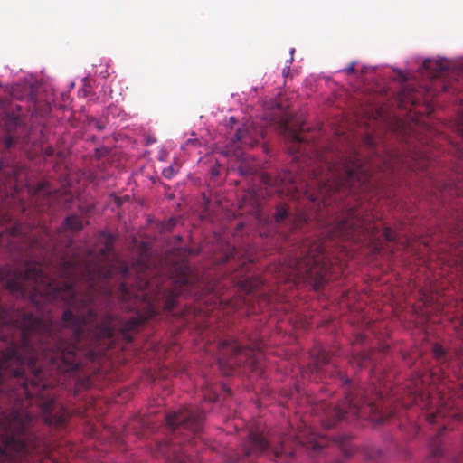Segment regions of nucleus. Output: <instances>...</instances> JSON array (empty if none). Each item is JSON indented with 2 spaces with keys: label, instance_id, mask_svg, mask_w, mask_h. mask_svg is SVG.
<instances>
[{
  "label": "nucleus",
  "instance_id": "obj_37",
  "mask_svg": "<svg viewBox=\"0 0 463 463\" xmlns=\"http://www.w3.org/2000/svg\"><path fill=\"white\" fill-rule=\"evenodd\" d=\"M230 258H231V256L226 255V256H225V258L223 259V262H227V261H229V260H230Z\"/></svg>",
  "mask_w": 463,
  "mask_h": 463
},
{
  "label": "nucleus",
  "instance_id": "obj_16",
  "mask_svg": "<svg viewBox=\"0 0 463 463\" xmlns=\"http://www.w3.org/2000/svg\"><path fill=\"white\" fill-rule=\"evenodd\" d=\"M374 351L366 350L359 352L353 355L351 363L353 365H356L359 369L366 368L373 364L374 362Z\"/></svg>",
  "mask_w": 463,
  "mask_h": 463
},
{
  "label": "nucleus",
  "instance_id": "obj_31",
  "mask_svg": "<svg viewBox=\"0 0 463 463\" xmlns=\"http://www.w3.org/2000/svg\"><path fill=\"white\" fill-rule=\"evenodd\" d=\"M251 265H252L251 261H250L248 264H247L246 262H243V263H242V267H241V269L240 273H241V274H244V273H246L247 271H249V270H250L249 266H251Z\"/></svg>",
  "mask_w": 463,
  "mask_h": 463
},
{
  "label": "nucleus",
  "instance_id": "obj_11",
  "mask_svg": "<svg viewBox=\"0 0 463 463\" xmlns=\"http://www.w3.org/2000/svg\"><path fill=\"white\" fill-rule=\"evenodd\" d=\"M35 195L37 196V200L43 197L40 211L44 212L48 209H55L54 201L58 198L59 193L57 191L52 192L47 183L41 182L38 184Z\"/></svg>",
  "mask_w": 463,
  "mask_h": 463
},
{
  "label": "nucleus",
  "instance_id": "obj_19",
  "mask_svg": "<svg viewBox=\"0 0 463 463\" xmlns=\"http://www.w3.org/2000/svg\"><path fill=\"white\" fill-rule=\"evenodd\" d=\"M63 228L72 232H80L83 229L82 221L76 215L71 214L65 218L63 221Z\"/></svg>",
  "mask_w": 463,
  "mask_h": 463
},
{
  "label": "nucleus",
  "instance_id": "obj_18",
  "mask_svg": "<svg viewBox=\"0 0 463 463\" xmlns=\"http://www.w3.org/2000/svg\"><path fill=\"white\" fill-rule=\"evenodd\" d=\"M409 166L413 171L426 172L427 175H430V168L431 167V162L428 157H425V156L419 157L417 156V157L413 159L412 163L410 164Z\"/></svg>",
  "mask_w": 463,
  "mask_h": 463
},
{
  "label": "nucleus",
  "instance_id": "obj_38",
  "mask_svg": "<svg viewBox=\"0 0 463 463\" xmlns=\"http://www.w3.org/2000/svg\"><path fill=\"white\" fill-rule=\"evenodd\" d=\"M455 416H456V417H458V420H460V415H458V414H455Z\"/></svg>",
  "mask_w": 463,
  "mask_h": 463
},
{
  "label": "nucleus",
  "instance_id": "obj_29",
  "mask_svg": "<svg viewBox=\"0 0 463 463\" xmlns=\"http://www.w3.org/2000/svg\"><path fill=\"white\" fill-rule=\"evenodd\" d=\"M458 131L463 138V112L460 114L458 123Z\"/></svg>",
  "mask_w": 463,
  "mask_h": 463
},
{
  "label": "nucleus",
  "instance_id": "obj_34",
  "mask_svg": "<svg viewBox=\"0 0 463 463\" xmlns=\"http://www.w3.org/2000/svg\"><path fill=\"white\" fill-rule=\"evenodd\" d=\"M186 143L195 145L198 143V140L197 139H188Z\"/></svg>",
  "mask_w": 463,
  "mask_h": 463
},
{
  "label": "nucleus",
  "instance_id": "obj_26",
  "mask_svg": "<svg viewBox=\"0 0 463 463\" xmlns=\"http://www.w3.org/2000/svg\"><path fill=\"white\" fill-rule=\"evenodd\" d=\"M54 153H55V150L51 146H47L43 148V154L46 157L52 156L54 155Z\"/></svg>",
  "mask_w": 463,
  "mask_h": 463
},
{
  "label": "nucleus",
  "instance_id": "obj_3",
  "mask_svg": "<svg viewBox=\"0 0 463 463\" xmlns=\"http://www.w3.org/2000/svg\"><path fill=\"white\" fill-rule=\"evenodd\" d=\"M204 413L197 407H185L165 416L171 430L169 439L158 442L156 456H161L165 463H191L189 447L203 430Z\"/></svg>",
  "mask_w": 463,
  "mask_h": 463
},
{
  "label": "nucleus",
  "instance_id": "obj_28",
  "mask_svg": "<svg viewBox=\"0 0 463 463\" xmlns=\"http://www.w3.org/2000/svg\"><path fill=\"white\" fill-rule=\"evenodd\" d=\"M437 414L434 412H429L426 415V420L430 424H434L436 422Z\"/></svg>",
  "mask_w": 463,
  "mask_h": 463
},
{
  "label": "nucleus",
  "instance_id": "obj_21",
  "mask_svg": "<svg viewBox=\"0 0 463 463\" xmlns=\"http://www.w3.org/2000/svg\"><path fill=\"white\" fill-rule=\"evenodd\" d=\"M292 143L293 146L290 147L292 154H303L302 151V145L304 143V139L302 138L301 135L297 132H293L292 135Z\"/></svg>",
  "mask_w": 463,
  "mask_h": 463
},
{
  "label": "nucleus",
  "instance_id": "obj_12",
  "mask_svg": "<svg viewBox=\"0 0 463 463\" xmlns=\"http://www.w3.org/2000/svg\"><path fill=\"white\" fill-rule=\"evenodd\" d=\"M407 388L409 389L408 392H409V396H410V402H402L403 406L407 407V406L415 404L420 407L428 408L429 406H430L432 404V401H431L430 395H427L423 392L422 388L419 385L418 382H416L414 383L413 388H411L409 385L407 386Z\"/></svg>",
  "mask_w": 463,
  "mask_h": 463
},
{
  "label": "nucleus",
  "instance_id": "obj_10",
  "mask_svg": "<svg viewBox=\"0 0 463 463\" xmlns=\"http://www.w3.org/2000/svg\"><path fill=\"white\" fill-rule=\"evenodd\" d=\"M3 124L5 128L3 143L5 149H11L14 147L18 143V130L20 128L19 118L7 114L3 118Z\"/></svg>",
  "mask_w": 463,
  "mask_h": 463
},
{
  "label": "nucleus",
  "instance_id": "obj_9",
  "mask_svg": "<svg viewBox=\"0 0 463 463\" xmlns=\"http://www.w3.org/2000/svg\"><path fill=\"white\" fill-rule=\"evenodd\" d=\"M274 221L279 229H286L288 232H293L301 229L307 223V217L302 214L300 216L292 215L289 213L288 207L285 203H279L276 207L274 213ZM281 234L287 238L288 234L285 231H280Z\"/></svg>",
  "mask_w": 463,
  "mask_h": 463
},
{
  "label": "nucleus",
  "instance_id": "obj_40",
  "mask_svg": "<svg viewBox=\"0 0 463 463\" xmlns=\"http://www.w3.org/2000/svg\"><path fill=\"white\" fill-rule=\"evenodd\" d=\"M335 463H340V462H335Z\"/></svg>",
  "mask_w": 463,
  "mask_h": 463
},
{
  "label": "nucleus",
  "instance_id": "obj_4",
  "mask_svg": "<svg viewBox=\"0 0 463 463\" xmlns=\"http://www.w3.org/2000/svg\"><path fill=\"white\" fill-rule=\"evenodd\" d=\"M329 373L332 374L335 373L341 384H348L349 380L342 375V373L335 364L332 365V369H330ZM344 392L345 399L337 406L328 404L321 405L323 411L321 421L326 429H330L344 420L346 414H351L357 418L368 417L377 423H383L393 415L392 411H384L381 397L380 402L377 401H370L364 396L361 388L354 389L350 385H347Z\"/></svg>",
  "mask_w": 463,
  "mask_h": 463
},
{
  "label": "nucleus",
  "instance_id": "obj_30",
  "mask_svg": "<svg viewBox=\"0 0 463 463\" xmlns=\"http://www.w3.org/2000/svg\"><path fill=\"white\" fill-rule=\"evenodd\" d=\"M354 67H355V62L353 61V62L350 63V65L347 68L344 69L343 71L346 74H353V73H354L356 71Z\"/></svg>",
  "mask_w": 463,
  "mask_h": 463
},
{
  "label": "nucleus",
  "instance_id": "obj_5",
  "mask_svg": "<svg viewBox=\"0 0 463 463\" xmlns=\"http://www.w3.org/2000/svg\"><path fill=\"white\" fill-rule=\"evenodd\" d=\"M290 272L313 281L316 291L322 289L327 280V260L324 243L305 240L296 246L288 260Z\"/></svg>",
  "mask_w": 463,
  "mask_h": 463
},
{
  "label": "nucleus",
  "instance_id": "obj_8",
  "mask_svg": "<svg viewBox=\"0 0 463 463\" xmlns=\"http://www.w3.org/2000/svg\"><path fill=\"white\" fill-rule=\"evenodd\" d=\"M298 443L307 449L311 450L314 454H319L331 442V439L327 437L311 431H308L305 437L303 435L298 437ZM332 442L339 446L345 457H350L354 454V447L346 435L339 434L332 439Z\"/></svg>",
  "mask_w": 463,
  "mask_h": 463
},
{
  "label": "nucleus",
  "instance_id": "obj_33",
  "mask_svg": "<svg viewBox=\"0 0 463 463\" xmlns=\"http://www.w3.org/2000/svg\"><path fill=\"white\" fill-rule=\"evenodd\" d=\"M208 399H209V401H210L211 402H215V401H216V399H217V395H216L215 393H213V395H210V396L208 397Z\"/></svg>",
  "mask_w": 463,
  "mask_h": 463
},
{
  "label": "nucleus",
  "instance_id": "obj_7",
  "mask_svg": "<svg viewBox=\"0 0 463 463\" xmlns=\"http://www.w3.org/2000/svg\"><path fill=\"white\" fill-rule=\"evenodd\" d=\"M241 450L242 454L236 458H231L230 463L244 462L250 457L256 458L261 454H271L276 459L284 455L292 457L294 454L292 450L286 448L284 439L280 440L279 446H274L271 440L259 431L249 433L248 439L243 443Z\"/></svg>",
  "mask_w": 463,
  "mask_h": 463
},
{
  "label": "nucleus",
  "instance_id": "obj_25",
  "mask_svg": "<svg viewBox=\"0 0 463 463\" xmlns=\"http://www.w3.org/2000/svg\"><path fill=\"white\" fill-rule=\"evenodd\" d=\"M458 81H459V80H458V83H457V85H448V84H445V85L443 86V90H444L445 92H450V91H451V92H453V93H455V92L458 91V90H459V88H458Z\"/></svg>",
  "mask_w": 463,
  "mask_h": 463
},
{
  "label": "nucleus",
  "instance_id": "obj_15",
  "mask_svg": "<svg viewBox=\"0 0 463 463\" xmlns=\"http://www.w3.org/2000/svg\"><path fill=\"white\" fill-rule=\"evenodd\" d=\"M449 66L450 62L446 59H426L422 63L423 70L432 78L439 77Z\"/></svg>",
  "mask_w": 463,
  "mask_h": 463
},
{
  "label": "nucleus",
  "instance_id": "obj_22",
  "mask_svg": "<svg viewBox=\"0 0 463 463\" xmlns=\"http://www.w3.org/2000/svg\"><path fill=\"white\" fill-rule=\"evenodd\" d=\"M383 236L387 241H395L398 239L396 232L390 227H385L383 231Z\"/></svg>",
  "mask_w": 463,
  "mask_h": 463
},
{
  "label": "nucleus",
  "instance_id": "obj_17",
  "mask_svg": "<svg viewBox=\"0 0 463 463\" xmlns=\"http://www.w3.org/2000/svg\"><path fill=\"white\" fill-rule=\"evenodd\" d=\"M445 430H446V428L443 427L439 431L438 437H436L430 442V456L429 458V463H437V460L443 456L442 443L439 439V436L441 435V432H443Z\"/></svg>",
  "mask_w": 463,
  "mask_h": 463
},
{
  "label": "nucleus",
  "instance_id": "obj_27",
  "mask_svg": "<svg viewBox=\"0 0 463 463\" xmlns=\"http://www.w3.org/2000/svg\"><path fill=\"white\" fill-rule=\"evenodd\" d=\"M90 126L93 127L94 128H96L98 130H102L104 128V125L99 120H97L95 118L90 120Z\"/></svg>",
  "mask_w": 463,
  "mask_h": 463
},
{
  "label": "nucleus",
  "instance_id": "obj_36",
  "mask_svg": "<svg viewBox=\"0 0 463 463\" xmlns=\"http://www.w3.org/2000/svg\"><path fill=\"white\" fill-rule=\"evenodd\" d=\"M295 50L292 48L291 51H290V54H291V57H290V62L293 61V53H294Z\"/></svg>",
  "mask_w": 463,
  "mask_h": 463
},
{
  "label": "nucleus",
  "instance_id": "obj_14",
  "mask_svg": "<svg viewBox=\"0 0 463 463\" xmlns=\"http://www.w3.org/2000/svg\"><path fill=\"white\" fill-rule=\"evenodd\" d=\"M248 279H245L243 281L242 288L243 290L246 291V296L243 298L240 297V298L231 300L230 305L234 310H239L243 308V307H246L247 314H250L256 312L255 307L250 304V293L254 290V287L251 284L248 286Z\"/></svg>",
  "mask_w": 463,
  "mask_h": 463
},
{
  "label": "nucleus",
  "instance_id": "obj_13",
  "mask_svg": "<svg viewBox=\"0 0 463 463\" xmlns=\"http://www.w3.org/2000/svg\"><path fill=\"white\" fill-rule=\"evenodd\" d=\"M232 142L240 144L237 148H243L253 146L258 142V139L255 130L250 126L244 125L237 129Z\"/></svg>",
  "mask_w": 463,
  "mask_h": 463
},
{
  "label": "nucleus",
  "instance_id": "obj_39",
  "mask_svg": "<svg viewBox=\"0 0 463 463\" xmlns=\"http://www.w3.org/2000/svg\"><path fill=\"white\" fill-rule=\"evenodd\" d=\"M375 463H382V462H380V461H376Z\"/></svg>",
  "mask_w": 463,
  "mask_h": 463
},
{
  "label": "nucleus",
  "instance_id": "obj_6",
  "mask_svg": "<svg viewBox=\"0 0 463 463\" xmlns=\"http://www.w3.org/2000/svg\"><path fill=\"white\" fill-rule=\"evenodd\" d=\"M260 345L254 347L242 345L236 339L229 338L219 342L218 355L220 364L230 367L246 366L252 372L262 371Z\"/></svg>",
  "mask_w": 463,
  "mask_h": 463
},
{
  "label": "nucleus",
  "instance_id": "obj_24",
  "mask_svg": "<svg viewBox=\"0 0 463 463\" xmlns=\"http://www.w3.org/2000/svg\"><path fill=\"white\" fill-rule=\"evenodd\" d=\"M175 171L172 165L165 167L163 170V175L167 179H171L175 175Z\"/></svg>",
  "mask_w": 463,
  "mask_h": 463
},
{
  "label": "nucleus",
  "instance_id": "obj_35",
  "mask_svg": "<svg viewBox=\"0 0 463 463\" xmlns=\"http://www.w3.org/2000/svg\"><path fill=\"white\" fill-rule=\"evenodd\" d=\"M364 339H365L364 335H359L357 336L356 341H357V342H364Z\"/></svg>",
  "mask_w": 463,
  "mask_h": 463
},
{
  "label": "nucleus",
  "instance_id": "obj_23",
  "mask_svg": "<svg viewBox=\"0 0 463 463\" xmlns=\"http://www.w3.org/2000/svg\"><path fill=\"white\" fill-rule=\"evenodd\" d=\"M364 454L368 461H374L376 460V458L380 457L381 452L379 449H370L368 450H365Z\"/></svg>",
  "mask_w": 463,
  "mask_h": 463
},
{
  "label": "nucleus",
  "instance_id": "obj_20",
  "mask_svg": "<svg viewBox=\"0 0 463 463\" xmlns=\"http://www.w3.org/2000/svg\"><path fill=\"white\" fill-rule=\"evenodd\" d=\"M330 362H331V360H330L329 355L326 352L322 351V352H320V354L316 361L314 370L317 373L323 372L325 366L330 365ZM325 371L327 372L328 370L325 369Z\"/></svg>",
  "mask_w": 463,
  "mask_h": 463
},
{
  "label": "nucleus",
  "instance_id": "obj_2",
  "mask_svg": "<svg viewBox=\"0 0 463 463\" xmlns=\"http://www.w3.org/2000/svg\"><path fill=\"white\" fill-rule=\"evenodd\" d=\"M365 146L373 156L367 160L352 151L335 162L321 158L307 173L296 175L292 170H287L274 178L264 174L262 181L275 187L278 193L292 198L306 197L317 203L318 209L326 213H336V216L326 225L323 234L329 240L359 241L362 238L372 240L377 226L362 215L363 210L343 203L344 197L351 196L356 202L371 200L373 195L380 194L377 172H394L395 159L392 155L384 156L374 151V140L372 136L364 138Z\"/></svg>",
  "mask_w": 463,
  "mask_h": 463
},
{
  "label": "nucleus",
  "instance_id": "obj_1",
  "mask_svg": "<svg viewBox=\"0 0 463 463\" xmlns=\"http://www.w3.org/2000/svg\"><path fill=\"white\" fill-rule=\"evenodd\" d=\"M5 219L8 223L0 228V463H54L38 419L27 408L34 399L45 424L66 426L70 413L55 411L53 398L44 394L52 384L46 378L77 370L82 357L96 361L119 337L131 342V334L146 320L141 309L154 317L162 301L172 311L179 296L197 293V278L182 264L175 269L170 288L160 279H142L137 292L121 283L122 306L137 316L99 317L96 300L99 294L110 295L109 279L129 274L114 250L116 237L99 232L86 256L53 260L47 231L26 235L20 223Z\"/></svg>",
  "mask_w": 463,
  "mask_h": 463
},
{
  "label": "nucleus",
  "instance_id": "obj_32",
  "mask_svg": "<svg viewBox=\"0 0 463 463\" xmlns=\"http://www.w3.org/2000/svg\"><path fill=\"white\" fill-rule=\"evenodd\" d=\"M128 200V196H124V197H115V203L118 206H120L122 205V203Z\"/></svg>",
  "mask_w": 463,
  "mask_h": 463
}]
</instances>
